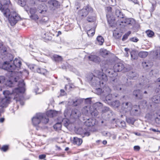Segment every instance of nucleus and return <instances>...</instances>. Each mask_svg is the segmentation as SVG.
<instances>
[{
	"instance_id": "1",
	"label": "nucleus",
	"mask_w": 160,
	"mask_h": 160,
	"mask_svg": "<svg viewBox=\"0 0 160 160\" xmlns=\"http://www.w3.org/2000/svg\"><path fill=\"white\" fill-rule=\"evenodd\" d=\"M14 57L13 55L11 54V87L17 86L24 88L25 83L23 81L18 82V77H13L11 75L13 73L16 74L18 72L22 64L20 60L17 58L12 60Z\"/></svg>"
},
{
	"instance_id": "2",
	"label": "nucleus",
	"mask_w": 160,
	"mask_h": 160,
	"mask_svg": "<svg viewBox=\"0 0 160 160\" xmlns=\"http://www.w3.org/2000/svg\"><path fill=\"white\" fill-rule=\"evenodd\" d=\"M115 14L118 18L119 22L124 23L126 24L134 26L135 24V20L132 18H127L124 14L119 10L117 9L115 11Z\"/></svg>"
},
{
	"instance_id": "3",
	"label": "nucleus",
	"mask_w": 160,
	"mask_h": 160,
	"mask_svg": "<svg viewBox=\"0 0 160 160\" xmlns=\"http://www.w3.org/2000/svg\"><path fill=\"white\" fill-rule=\"evenodd\" d=\"M87 80L89 84L93 87H100V78L92 73H89L87 75Z\"/></svg>"
},
{
	"instance_id": "4",
	"label": "nucleus",
	"mask_w": 160,
	"mask_h": 160,
	"mask_svg": "<svg viewBox=\"0 0 160 160\" xmlns=\"http://www.w3.org/2000/svg\"><path fill=\"white\" fill-rule=\"evenodd\" d=\"M4 98H2L0 103V115L3 112L2 108L6 107L10 101V91L5 90L3 92Z\"/></svg>"
},
{
	"instance_id": "5",
	"label": "nucleus",
	"mask_w": 160,
	"mask_h": 160,
	"mask_svg": "<svg viewBox=\"0 0 160 160\" xmlns=\"http://www.w3.org/2000/svg\"><path fill=\"white\" fill-rule=\"evenodd\" d=\"M41 114L39 113H37L32 118V122L33 125L36 127V129L38 130L47 128V127L44 126H41L40 118L42 117Z\"/></svg>"
},
{
	"instance_id": "6",
	"label": "nucleus",
	"mask_w": 160,
	"mask_h": 160,
	"mask_svg": "<svg viewBox=\"0 0 160 160\" xmlns=\"http://www.w3.org/2000/svg\"><path fill=\"white\" fill-rule=\"evenodd\" d=\"M132 94L136 101L140 100L138 103L140 105L146 104L147 102L146 100L142 99L143 96L141 91L140 89L134 90L132 92Z\"/></svg>"
},
{
	"instance_id": "7",
	"label": "nucleus",
	"mask_w": 160,
	"mask_h": 160,
	"mask_svg": "<svg viewBox=\"0 0 160 160\" xmlns=\"http://www.w3.org/2000/svg\"><path fill=\"white\" fill-rule=\"evenodd\" d=\"M140 105H142L138 104V105H135L132 107H129L128 111L130 112V115L135 116H139L141 113V109L140 108Z\"/></svg>"
},
{
	"instance_id": "8",
	"label": "nucleus",
	"mask_w": 160,
	"mask_h": 160,
	"mask_svg": "<svg viewBox=\"0 0 160 160\" xmlns=\"http://www.w3.org/2000/svg\"><path fill=\"white\" fill-rule=\"evenodd\" d=\"M93 11L92 8L88 5L79 11L78 14L81 17H86L89 13H92Z\"/></svg>"
},
{
	"instance_id": "9",
	"label": "nucleus",
	"mask_w": 160,
	"mask_h": 160,
	"mask_svg": "<svg viewBox=\"0 0 160 160\" xmlns=\"http://www.w3.org/2000/svg\"><path fill=\"white\" fill-rule=\"evenodd\" d=\"M21 19V17L16 12L11 11V26H14Z\"/></svg>"
},
{
	"instance_id": "10",
	"label": "nucleus",
	"mask_w": 160,
	"mask_h": 160,
	"mask_svg": "<svg viewBox=\"0 0 160 160\" xmlns=\"http://www.w3.org/2000/svg\"><path fill=\"white\" fill-rule=\"evenodd\" d=\"M114 72H126L127 69L125 67L124 65L122 62L116 63L113 66Z\"/></svg>"
},
{
	"instance_id": "11",
	"label": "nucleus",
	"mask_w": 160,
	"mask_h": 160,
	"mask_svg": "<svg viewBox=\"0 0 160 160\" xmlns=\"http://www.w3.org/2000/svg\"><path fill=\"white\" fill-rule=\"evenodd\" d=\"M25 91V88L23 87H18L13 89L12 93L11 92V99L12 98V95H15L13 99L18 98L19 94L20 93H24Z\"/></svg>"
},
{
	"instance_id": "12",
	"label": "nucleus",
	"mask_w": 160,
	"mask_h": 160,
	"mask_svg": "<svg viewBox=\"0 0 160 160\" xmlns=\"http://www.w3.org/2000/svg\"><path fill=\"white\" fill-rule=\"evenodd\" d=\"M48 4L50 10L52 11L59 8L60 6V2L56 0H50Z\"/></svg>"
},
{
	"instance_id": "13",
	"label": "nucleus",
	"mask_w": 160,
	"mask_h": 160,
	"mask_svg": "<svg viewBox=\"0 0 160 160\" xmlns=\"http://www.w3.org/2000/svg\"><path fill=\"white\" fill-rule=\"evenodd\" d=\"M95 108H93L92 110V108H91L90 113L92 116H96L98 115V110H99L102 108V104L100 102H97L94 104V106Z\"/></svg>"
},
{
	"instance_id": "14",
	"label": "nucleus",
	"mask_w": 160,
	"mask_h": 160,
	"mask_svg": "<svg viewBox=\"0 0 160 160\" xmlns=\"http://www.w3.org/2000/svg\"><path fill=\"white\" fill-rule=\"evenodd\" d=\"M89 130L88 127L85 128H79L77 130V133L82 136V137L85 136H88L90 135L89 132Z\"/></svg>"
},
{
	"instance_id": "15",
	"label": "nucleus",
	"mask_w": 160,
	"mask_h": 160,
	"mask_svg": "<svg viewBox=\"0 0 160 160\" xmlns=\"http://www.w3.org/2000/svg\"><path fill=\"white\" fill-rule=\"evenodd\" d=\"M0 10L3 12L4 16L8 20V23L10 24V10L8 8H4L2 5L0 3Z\"/></svg>"
},
{
	"instance_id": "16",
	"label": "nucleus",
	"mask_w": 160,
	"mask_h": 160,
	"mask_svg": "<svg viewBox=\"0 0 160 160\" xmlns=\"http://www.w3.org/2000/svg\"><path fill=\"white\" fill-rule=\"evenodd\" d=\"M0 10L3 12L4 16L8 20V23L10 24V10L8 8H4L2 5L0 3Z\"/></svg>"
},
{
	"instance_id": "17",
	"label": "nucleus",
	"mask_w": 160,
	"mask_h": 160,
	"mask_svg": "<svg viewBox=\"0 0 160 160\" xmlns=\"http://www.w3.org/2000/svg\"><path fill=\"white\" fill-rule=\"evenodd\" d=\"M148 82V80L146 78L143 80V82H142L138 85L137 87L141 89H146L149 87V86L147 84Z\"/></svg>"
},
{
	"instance_id": "18",
	"label": "nucleus",
	"mask_w": 160,
	"mask_h": 160,
	"mask_svg": "<svg viewBox=\"0 0 160 160\" xmlns=\"http://www.w3.org/2000/svg\"><path fill=\"white\" fill-rule=\"evenodd\" d=\"M50 57L53 61L56 63L62 62L63 59L61 56L56 54L51 55Z\"/></svg>"
},
{
	"instance_id": "19",
	"label": "nucleus",
	"mask_w": 160,
	"mask_h": 160,
	"mask_svg": "<svg viewBox=\"0 0 160 160\" xmlns=\"http://www.w3.org/2000/svg\"><path fill=\"white\" fill-rule=\"evenodd\" d=\"M96 122V120L95 119L91 118L88 119L85 122L84 124L88 127H90L95 125Z\"/></svg>"
},
{
	"instance_id": "20",
	"label": "nucleus",
	"mask_w": 160,
	"mask_h": 160,
	"mask_svg": "<svg viewBox=\"0 0 160 160\" xmlns=\"http://www.w3.org/2000/svg\"><path fill=\"white\" fill-rule=\"evenodd\" d=\"M98 78H100V87H102L108 80V78L105 74L101 73L98 76Z\"/></svg>"
},
{
	"instance_id": "21",
	"label": "nucleus",
	"mask_w": 160,
	"mask_h": 160,
	"mask_svg": "<svg viewBox=\"0 0 160 160\" xmlns=\"http://www.w3.org/2000/svg\"><path fill=\"white\" fill-rule=\"evenodd\" d=\"M37 11L41 14H45L47 11L46 5L44 4H39L38 6Z\"/></svg>"
},
{
	"instance_id": "22",
	"label": "nucleus",
	"mask_w": 160,
	"mask_h": 160,
	"mask_svg": "<svg viewBox=\"0 0 160 160\" xmlns=\"http://www.w3.org/2000/svg\"><path fill=\"white\" fill-rule=\"evenodd\" d=\"M128 78L130 79L135 80L138 78V75L135 72L130 71L127 73Z\"/></svg>"
},
{
	"instance_id": "23",
	"label": "nucleus",
	"mask_w": 160,
	"mask_h": 160,
	"mask_svg": "<svg viewBox=\"0 0 160 160\" xmlns=\"http://www.w3.org/2000/svg\"><path fill=\"white\" fill-rule=\"evenodd\" d=\"M39 114H41V116H42V117L40 118V124H42V123L44 124H46L48 122L49 120L48 116L46 115L44 113H39Z\"/></svg>"
},
{
	"instance_id": "24",
	"label": "nucleus",
	"mask_w": 160,
	"mask_h": 160,
	"mask_svg": "<svg viewBox=\"0 0 160 160\" xmlns=\"http://www.w3.org/2000/svg\"><path fill=\"white\" fill-rule=\"evenodd\" d=\"M2 68L7 71L9 73L10 72V61H5L3 62Z\"/></svg>"
},
{
	"instance_id": "25",
	"label": "nucleus",
	"mask_w": 160,
	"mask_h": 160,
	"mask_svg": "<svg viewBox=\"0 0 160 160\" xmlns=\"http://www.w3.org/2000/svg\"><path fill=\"white\" fill-rule=\"evenodd\" d=\"M102 88V95H106L109 94L111 92V89L108 86L106 85V84L103 85L102 87H100Z\"/></svg>"
},
{
	"instance_id": "26",
	"label": "nucleus",
	"mask_w": 160,
	"mask_h": 160,
	"mask_svg": "<svg viewBox=\"0 0 160 160\" xmlns=\"http://www.w3.org/2000/svg\"><path fill=\"white\" fill-rule=\"evenodd\" d=\"M71 116L74 119H77L81 116V113L78 109H74L72 111Z\"/></svg>"
},
{
	"instance_id": "27",
	"label": "nucleus",
	"mask_w": 160,
	"mask_h": 160,
	"mask_svg": "<svg viewBox=\"0 0 160 160\" xmlns=\"http://www.w3.org/2000/svg\"><path fill=\"white\" fill-rule=\"evenodd\" d=\"M36 72H37L45 76L48 74V72L45 69L41 68L38 66Z\"/></svg>"
},
{
	"instance_id": "28",
	"label": "nucleus",
	"mask_w": 160,
	"mask_h": 160,
	"mask_svg": "<svg viewBox=\"0 0 160 160\" xmlns=\"http://www.w3.org/2000/svg\"><path fill=\"white\" fill-rule=\"evenodd\" d=\"M88 59L95 62H99L101 61L100 58L98 56L95 55H90L88 57Z\"/></svg>"
},
{
	"instance_id": "29",
	"label": "nucleus",
	"mask_w": 160,
	"mask_h": 160,
	"mask_svg": "<svg viewBox=\"0 0 160 160\" xmlns=\"http://www.w3.org/2000/svg\"><path fill=\"white\" fill-rule=\"evenodd\" d=\"M8 51L6 48L0 42V55L2 56H7Z\"/></svg>"
},
{
	"instance_id": "30",
	"label": "nucleus",
	"mask_w": 160,
	"mask_h": 160,
	"mask_svg": "<svg viewBox=\"0 0 160 160\" xmlns=\"http://www.w3.org/2000/svg\"><path fill=\"white\" fill-rule=\"evenodd\" d=\"M107 17L108 24L110 26L112 27L115 23V18L112 16H110L109 15H107Z\"/></svg>"
},
{
	"instance_id": "31",
	"label": "nucleus",
	"mask_w": 160,
	"mask_h": 160,
	"mask_svg": "<svg viewBox=\"0 0 160 160\" xmlns=\"http://www.w3.org/2000/svg\"><path fill=\"white\" fill-rule=\"evenodd\" d=\"M103 96L105 97V98L103 99V101L105 103L108 104V102L112 101V98L111 94L109 93V94L103 95Z\"/></svg>"
},
{
	"instance_id": "32",
	"label": "nucleus",
	"mask_w": 160,
	"mask_h": 160,
	"mask_svg": "<svg viewBox=\"0 0 160 160\" xmlns=\"http://www.w3.org/2000/svg\"><path fill=\"white\" fill-rule=\"evenodd\" d=\"M106 73L110 77H114L118 75L116 72H114V70H113L111 69L107 70L106 71Z\"/></svg>"
},
{
	"instance_id": "33",
	"label": "nucleus",
	"mask_w": 160,
	"mask_h": 160,
	"mask_svg": "<svg viewBox=\"0 0 160 160\" xmlns=\"http://www.w3.org/2000/svg\"><path fill=\"white\" fill-rule=\"evenodd\" d=\"M108 105L111 106L114 108H116L118 107L120 105L119 101L118 100H116L114 101H111L108 102Z\"/></svg>"
},
{
	"instance_id": "34",
	"label": "nucleus",
	"mask_w": 160,
	"mask_h": 160,
	"mask_svg": "<svg viewBox=\"0 0 160 160\" xmlns=\"http://www.w3.org/2000/svg\"><path fill=\"white\" fill-rule=\"evenodd\" d=\"M57 112L54 110H50L47 111L46 112V115L48 116V117H53L56 115Z\"/></svg>"
},
{
	"instance_id": "35",
	"label": "nucleus",
	"mask_w": 160,
	"mask_h": 160,
	"mask_svg": "<svg viewBox=\"0 0 160 160\" xmlns=\"http://www.w3.org/2000/svg\"><path fill=\"white\" fill-rule=\"evenodd\" d=\"M152 101L156 103L160 102V95H159L153 96L152 98Z\"/></svg>"
},
{
	"instance_id": "36",
	"label": "nucleus",
	"mask_w": 160,
	"mask_h": 160,
	"mask_svg": "<svg viewBox=\"0 0 160 160\" xmlns=\"http://www.w3.org/2000/svg\"><path fill=\"white\" fill-rule=\"evenodd\" d=\"M82 142V140L81 139L77 137H74L73 139V143L79 146L81 144Z\"/></svg>"
},
{
	"instance_id": "37",
	"label": "nucleus",
	"mask_w": 160,
	"mask_h": 160,
	"mask_svg": "<svg viewBox=\"0 0 160 160\" xmlns=\"http://www.w3.org/2000/svg\"><path fill=\"white\" fill-rule=\"evenodd\" d=\"M154 56L156 59L160 60V47H157L155 50Z\"/></svg>"
},
{
	"instance_id": "38",
	"label": "nucleus",
	"mask_w": 160,
	"mask_h": 160,
	"mask_svg": "<svg viewBox=\"0 0 160 160\" xmlns=\"http://www.w3.org/2000/svg\"><path fill=\"white\" fill-rule=\"evenodd\" d=\"M126 121L129 124L133 125L135 121V119L134 118L131 117H126Z\"/></svg>"
},
{
	"instance_id": "39",
	"label": "nucleus",
	"mask_w": 160,
	"mask_h": 160,
	"mask_svg": "<svg viewBox=\"0 0 160 160\" xmlns=\"http://www.w3.org/2000/svg\"><path fill=\"white\" fill-rule=\"evenodd\" d=\"M131 56V58L135 60L137 59L138 57V53L134 50H132L130 53Z\"/></svg>"
},
{
	"instance_id": "40",
	"label": "nucleus",
	"mask_w": 160,
	"mask_h": 160,
	"mask_svg": "<svg viewBox=\"0 0 160 160\" xmlns=\"http://www.w3.org/2000/svg\"><path fill=\"white\" fill-rule=\"evenodd\" d=\"M97 39L99 44L100 45H102L104 41L103 38L101 36H98L97 38Z\"/></svg>"
},
{
	"instance_id": "41",
	"label": "nucleus",
	"mask_w": 160,
	"mask_h": 160,
	"mask_svg": "<svg viewBox=\"0 0 160 160\" xmlns=\"http://www.w3.org/2000/svg\"><path fill=\"white\" fill-rule=\"evenodd\" d=\"M61 123L57 122L53 126L54 128L57 131L60 130L62 128Z\"/></svg>"
},
{
	"instance_id": "42",
	"label": "nucleus",
	"mask_w": 160,
	"mask_h": 160,
	"mask_svg": "<svg viewBox=\"0 0 160 160\" xmlns=\"http://www.w3.org/2000/svg\"><path fill=\"white\" fill-rule=\"evenodd\" d=\"M148 54V52L142 51L140 52L138 54V55L141 58H146Z\"/></svg>"
},
{
	"instance_id": "43",
	"label": "nucleus",
	"mask_w": 160,
	"mask_h": 160,
	"mask_svg": "<svg viewBox=\"0 0 160 160\" xmlns=\"http://www.w3.org/2000/svg\"><path fill=\"white\" fill-rule=\"evenodd\" d=\"M95 29L93 28L89 30H88L87 32V33L88 36L89 37L92 36L95 33Z\"/></svg>"
},
{
	"instance_id": "44",
	"label": "nucleus",
	"mask_w": 160,
	"mask_h": 160,
	"mask_svg": "<svg viewBox=\"0 0 160 160\" xmlns=\"http://www.w3.org/2000/svg\"><path fill=\"white\" fill-rule=\"evenodd\" d=\"M108 52L106 49H102L100 50V53L103 57H105L108 54Z\"/></svg>"
},
{
	"instance_id": "45",
	"label": "nucleus",
	"mask_w": 160,
	"mask_h": 160,
	"mask_svg": "<svg viewBox=\"0 0 160 160\" xmlns=\"http://www.w3.org/2000/svg\"><path fill=\"white\" fill-rule=\"evenodd\" d=\"M142 65L143 68H146V69L149 68L151 66V65L149 62H142Z\"/></svg>"
},
{
	"instance_id": "46",
	"label": "nucleus",
	"mask_w": 160,
	"mask_h": 160,
	"mask_svg": "<svg viewBox=\"0 0 160 160\" xmlns=\"http://www.w3.org/2000/svg\"><path fill=\"white\" fill-rule=\"evenodd\" d=\"M123 86L122 85H116L114 86L113 88L115 90L118 91H122L124 90V88H122Z\"/></svg>"
},
{
	"instance_id": "47",
	"label": "nucleus",
	"mask_w": 160,
	"mask_h": 160,
	"mask_svg": "<svg viewBox=\"0 0 160 160\" xmlns=\"http://www.w3.org/2000/svg\"><path fill=\"white\" fill-rule=\"evenodd\" d=\"M30 18L32 20L36 21L39 18L38 16L36 13L34 14L30 15Z\"/></svg>"
},
{
	"instance_id": "48",
	"label": "nucleus",
	"mask_w": 160,
	"mask_h": 160,
	"mask_svg": "<svg viewBox=\"0 0 160 160\" xmlns=\"http://www.w3.org/2000/svg\"><path fill=\"white\" fill-rule=\"evenodd\" d=\"M131 32L130 31H128L127 33H125L123 36L122 38V41H124L126 40L128 38V37L129 35L131 34Z\"/></svg>"
},
{
	"instance_id": "49",
	"label": "nucleus",
	"mask_w": 160,
	"mask_h": 160,
	"mask_svg": "<svg viewBox=\"0 0 160 160\" xmlns=\"http://www.w3.org/2000/svg\"><path fill=\"white\" fill-rule=\"evenodd\" d=\"M37 12V9L35 8H31L29 9V12L30 15L35 14Z\"/></svg>"
},
{
	"instance_id": "50",
	"label": "nucleus",
	"mask_w": 160,
	"mask_h": 160,
	"mask_svg": "<svg viewBox=\"0 0 160 160\" xmlns=\"http://www.w3.org/2000/svg\"><path fill=\"white\" fill-rule=\"evenodd\" d=\"M147 36L149 37H152L154 35V32L151 30H148L146 32Z\"/></svg>"
},
{
	"instance_id": "51",
	"label": "nucleus",
	"mask_w": 160,
	"mask_h": 160,
	"mask_svg": "<svg viewBox=\"0 0 160 160\" xmlns=\"http://www.w3.org/2000/svg\"><path fill=\"white\" fill-rule=\"evenodd\" d=\"M154 91L155 92L158 93L160 92V84H156L154 88Z\"/></svg>"
},
{
	"instance_id": "52",
	"label": "nucleus",
	"mask_w": 160,
	"mask_h": 160,
	"mask_svg": "<svg viewBox=\"0 0 160 160\" xmlns=\"http://www.w3.org/2000/svg\"><path fill=\"white\" fill-rule=\"evenodd\" d=\"M113 36L115 38L119 39L121 37L120 34L117 31H114L113 32Z\"/></svg>"
},
{
	"instance_id": "53",
	"label": "nucleus",
	"mask_w": 160,
	"mask_h": 160,
	"mask_svg": "<svg viewBox=\"0 0 160 160\" xmlns=\"http://www.w3.org/2000/svg\"><path fill=\"white\" fill-rule=\"evenodd\" d=\"M47 35L48 34L46 33H44L43 34V33H42V37L44 38L45 39L49 40L51 39V37L50 36L49 37Z\"/></svg>"
},
{
	"instance_id": "54",
	"label": "nucleus",
	"mask_w": 160,
	"mask_h": 160,
	"mask_svg": "<svg viewBox=\"0 0 160 160\" xmlns=\"http://www.w3.org/2000/svg\"><path fill=\"white\" fill-rule=\"evenodd\" d=\"M9 148V147L8 145H4L2 147L0 148L1 151H3L4 152H6Z\"/></svg>"
},
{
	"instance_id": "55",
	"label": "nucleus",
	"mask_w": 160,
	"mask_h": 160,
	"mask_svg": "<svg viewBox=\"0 0 160 160\" xmlns=\"http://www.w3.org/2000/svg\"><path fill=\"white\" fill-rule=\"evenodd\" d=\"M131 103H128V102H126L125 103H123V105L124 106V108L127 109V110H126V112H128L129 111V107H131Z\"/></svg>"
},
{
	"instance_id": "56",
	"label": "nucleus",
	"mask_w": 160,
	"mask_h": 160,
	"mask_svg": "<svg viewBox=\"0 0 160 160\" xmlns=\"http://www.w3.org/2000/svg\"><path fill=\"white\" fill-rule=\"evenodd\" d=\"M95 20V17L92 16H89L87 18V20L89 22H92Z\"/></svg>"
},
{
	"instance_id": "57",
	"label": "nucleus",
	"mask_w": 160,
	"mask_h": 160,
	"mask_svg": "<svg viewBox=\"0 0 160 160\" xmlns=\"http://www.w3.org/2000/svg\"><path fill=\"white\" fill-rule=\"evenodd\" d=\"M97 88H96V90L97 92L98 93V94H102V88H99V87Z\"/></svg>"
},
{
	"instance_id": "58",
	"label": "nucleus",
	"mask_w": 160,
	"mask_h": 160,
	"mask_svg": "<svg viewBox=\"0 0 160 160\" xmlns=\"http://www.w3.org/2000/svg\"><path fill=\"white\" fill-rule=\"evenodd\" d=\"M35 91L36 94H40L43 91V90H42L41 89L40 90L39 88L38 87H36L35 88Z\"/></svg>"
},
{
	"instance_id": "59",
	"label": "nucleus",
	"mask_w": 160,
	"mask_h": 160,
	"mask_svg": "<svg viewBox=\"0 0 160 160\" xmlns=\"http://www.w3.org/2000/svg\"><path fill=\"white\" fill-rule=\"evenodd\" d=\"M155 121L157 124L160 125V115H159V117H157L155 118Z\"/></svg>"
},
{
	"instance_id": "60",
	"label": "nucleus",
	"mask_w": 160,
	"mask_h": 160,
	"mask_svg": "<svg viewBox=\"0 0 160 160\" xmlns=\"http://www.w3.org/2000/svg\"><path fill=\"white\" fill-rule=\"evenodd\" d=\"M129 40L132 42H137L139 40L136 37H133L132 38H130L129 39Z\"/></svg>"
},
{
	"instance_id": "61",
	"label": "nucleus",
	"mask_w": 160,
	"mask_h": 160,
	"mask_svg": "<svg viewBox=\"0 0 160 160\" xmlns=\"http://www.w3.org/2000/svg\"><path fill=\"white\" fill-rule=\"evenodd\" d=\"M120 127L123 128H124L126 127V122L124 121H122L120 123V125H119Z\"/></svg>"
},
{
	"instance_id": "62",
	"label": "nucleus",
	"mask_w": 160,
	"mask_h": 160,
	"mask_svg": "<svg viewBox=\"0 0 160 160\" xmlns=\"http://www.w3.org/2000/svg\"><path fill=\"white\" fill-rule=\"evenodd\" d=\"M110 109L108 107H104L102 110V112L103 113H105L106 112L109 111Z\"/></svg>"
},
{
	"instance_id": "63",
	"label": "nucleus",
	"mask_w": 160,
	"mask_h": 160,
	"mask_svg": "<svg viewBox=\"0 0 160 160\" xmlns=\"http://www.w3.org/2000/svg\"><path fill=\"white\" fill-rule=\"evenodd\" d=\"M6 80L5 77L4 76H0V83H3Z\"/></svg>"
},
{
	"instance_id": "64",
	"label": "nucleus",
	"mask_w": 160,
	"mask_h": 160,
	"mask_svg": "<svg viewBox=\"0 0 160 160\" xmlns=\"http://www.w3.org/2000/svg\"><path fill=\"white\" fill-rule=\"evenodd\" d=\"M38 66L34 64L31 70L35 72H36Z\"/></svg>"
}]
</instances>
